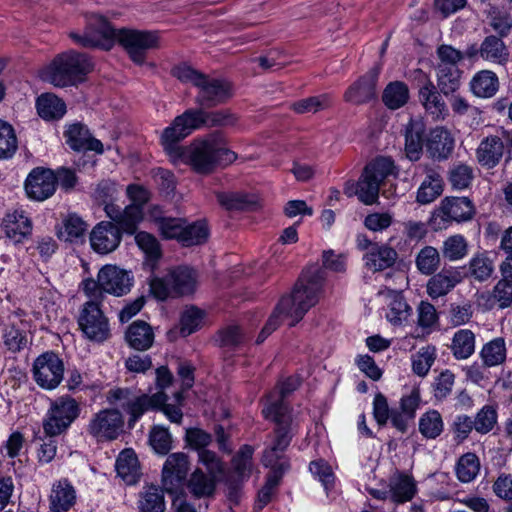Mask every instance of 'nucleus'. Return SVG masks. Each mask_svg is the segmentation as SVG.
<instances>
[{"label": "nucleus", "mask_w": 512, "mask_h": 512, "mask_svg": "<svg viewBox=\"0 0 512 512\" xmlns=\"http://www.w3.org/2000/svg\"><path fill=\"white\" fill-rule=\"evenodd\" d=\"M205 121L202 115L187 110L175 118L161 137L162 145L174 162L181 161L190 165L199 173H208L217 165H228L236 160V153L231 151L223 136L210 135L195 140L187 147L177 145L179 141L190 135Z\"/></svg>", "instance_id": "nucleus-1"}, {"label": "nucleus", "mask_w": 512, "mask_h": 512, "mask_svg": "<svg viewBox=\"0 0 512 512\" xmlns=\"http://www.w3.org/2000/svg\"><path fill=\"white\" fill-rule=\"evenodd\" d=\"M70 37L83 47H98L104 50L111 49L118 41L131 60L137 64H142L146 52L159 44V38L154 32L133 29L116 30L99 15H94L88 20L83 34L71 32Z\"/></svg>", "instance_id": "nucleus-2"}, {"label": "nucleus", "mask_w": 512, "mask_h": 512, "mask_svg": "<svg viewBox=\"0 0 512 512\" xmlns=\"http://www.w3.org/2000/svg\"><path fill=\"white\" fill-rule=\"evenodd\" d=\"M252 454L251 447L241 448L232 460L230 471L225 473L223 463L214 452L200 451L198 461L205 467V471L202 468H196L192 472L187 482L188 489L196 497H209L213 495L217 481L221 478L229 489H237L252 473Z\"/></svg>", "instance_id": "nucleus-3"}, {"label": "nucleus", "mask_w": 512, "mask_h": 512, "mask_svg": "<svg viewBox=\"0 0 512 512\" xmlns=\"http://www.w3.org/2000/svg\"><path fill=\"white\" fill-rule=\"evenodd\" d=\"M172 379L173 376L167 367L161 366L156 370V386L161 391L149 395L127 388H115L108 391L106 398L110 404L123 408L129 414L130 426H133L145 412L157 407H162L163 413L171 422L179 424L183 417V391L175 394L176 404H165L167 397L163 392L172 383Z\"/></svg>", "instance_id": "nucleus-4"}, {"label": "nucleus", "mask_w": 512, "mask_h": 512, "mask_svg": "<svg viewBox=\"0 0 512 512\" xmlns=\"http://www.w3.org/2000/svg\"><path fill=\"white\" fill-rule=\"evenodd\" d=\"M324 272L319 269L305 272L293 291L283 296L274 312L257 337V343H262L281 322L293 326L300 321L305 313L314 306L322 291Z\"/></svg>", "instance_id": "nucleus-5"}, {"label": "nucleus", "mask_w": 512, "mask_h": 512, "mask_svg": "<svg viewBox=\"0 0 512 512\" xmlns=\"http://www.w3.org/2000/svg\"><path fill=\"white\" fill-rule=\"evenodd\" d=\"M398 171L390 158L378 157L366 165L359 181L347 182L344 193L347 196L357 195L358 199L372 205L377 202L379 193L389 197L392 192L385 190V186L391 184L397 178Z\"/></svg>", "instance_id": "nucleus-6"}, {"label": "nucleus", "mask_w": 512, "mask_h": 512, "mask_svg": "<svg viewBox=\"0 0 512 512\" xmlns=\"http://www.w3.org/2000/svg\"><path fill=\"white\" fill-rule=\"evenodd\" d=\"M91 69V62L84 54L69 51L56 56L40 70L39 76L54 86L65 87L82 81Z\"/></svg>", "instance_id": "nucleus-7"}, {"label": "nucleus", "mask_w": 512, "mask_h": 512, "mask_svg": "<svg viewBox=\"0 0 512 512\" xmlns=\"http://www.w3.org/2000/svg\"><path fill=\"white\" fill-rule=\"evenodd\" d=\"M286 410L282 399L274 398L269 395L264 403L262 410L263 415L267 419L277 422L280 427L276 431L275 440L271 449L264 454L263 462L266 466H271L273 469L282 471L285 467V462L280 461L279 453L282 452L289 444L290 437L283 424L286 423Z\"/></svg>", "instance_id": "nucleus-8"}, {"label": "nucleus", "mask_w": 512, "mask_h": 512, "mask_svg": "<svg viewBox=\"0 0 512 512\" xmlns=\"http://www.w3.org/2000/svg\"><path fill=\"white\" fill-rule=\"evenodd\" d=\"M131 285L128 272L113 265H106L100 269L97 280H84L82 288L89 298L98 300L103 292L115 296L126 294L130 291Z\"/></svg>", "instance_id": "nucleus-9"}, {"label": "nucleus", "mask_w": 512, "mask_h": 512, "mask_svg": "<svg viewBox=\"0 0 512 512\" xmlns=\"http://www.w3.org/2000/svg\"><path fill=\"white\" fill-rule=\"evenodd\" d=\"M197 286V273L193 269L180 266L169 270L165 278L154 277L150 281L151 293L160 300L175 295L194 292Z\"/></svg>", "instance_id": "nucleus-10"}, {"label": "nucleus", "mask_w": 512, "mask_h": 512, "mask_svg": "<svg viewBox=\"0 0 512 512\" xmlns=\"http://www.w3.org/2000/svg\"><path fill=\"white\" fill-rule=\"evenodd\" d=\"M439 63L437 65V80L444 94L453 93L459 87L461 71L458 63L463 59V53L450 45H441L437 49Z\"/></svg>", "instance_id": "nucleus-11"}, {"label": "nucleus", "mask_w": 512, "mask_h": 512, "mask_svg": "<svg viewBox=\"0 0 512 512\" xmlns=\"http://www.w3.org/2000/svg\"><path fill=\"white\" fill-rule=\"evenodd\" d=\"M124 424V416L116 407L106 408L92 416L87 432L97 442L113 441L124 432Z\"/></svg>", "instance_id": "nucleus-12"}, {"label": "nucleus", "mask_w": 512, "mask_h": 512, "mask_svg": "<svg viewBox=\"0 0 512 512\" xmlns=\"http://www.w3.org/2000/svg\"><path fill=\"white\" fill-rule=\"evenodd\" d=\"M475 213L472 202L466 197H447L432 213L430 224L433 229L446 228L451 221L462 222L470 220Z\"/></svg>", "instance_id": "nucleus-13"}, {"label": "nucleus", "mask_w": 512, "mask_h": 512, "mask_svg": "<svg viewBox=\"0 0 512 512\" xmlns=\"http://www.w3.org/2000/svg\"><path fill=\"white\" fill-rule=\"evenodd\" d=\"M80 412L77 402L70 397L55 400L48 410L43 429L49 436H56L66 431Z\"/></svg>", "instance_id": "nucleus-14"}, {"label": "nucleus", "mask_w": 512, "mask_h": 512, "mask_svg": "<svg viewBox=\"0 0 512 512\" xmlns=\"http://www.w3.org/2000/svg\"><path fill=\"white\" fill-rule=\"evenodd\" d=\"M126 192L131 204L121 209L119 225L123 231L132 234L144 219V206L150 199V192L138 184L129 185Z\"/></svg>", "instance_id": "nucleus-15"}, {"label": "nucleus", "mask_w": 512, "mask_h": 512, "mask_svg": "<svg viewBox=\"0 0 512 512\" xmlns=\"http://www.w3.org/2000/svg\"><path fill=\"white\" fill-rule=\"evenodd\" d=\"M78 323L83 334L92 341L102 342L110 336L108 320L94 299L85 304Z\"/></svg>", "instance_id": "nucleus-16"}, {"label": "nucleus", "mask_w": 512, "mask_h": 512, "mask_svg": "<svg viewBox=\"0 0 512 512\" xmlns=\"http://www.w3.org/2000/svg\"><path fill=\"white\" fill-rule=\"evenodd\" d=\"M63 373V362L54 353L40 355L33 365L34 379L44 389L56 388L63 379Z\"/></svg>", "instance_id": "nucleus-17"}, {"label": "nucleus", "mask_w": 512, "mask_h": 512, "mask_svg": "<svg viewBox=\"0 0 512 512\" xmlns=\"http://www.w3.org/2000/svg\"><path fill=\"white\" fill-rule=\"evenodd\" d=\"M190 470V461L187 454L176 452L170 454L163 464L162 485L166 492L176 493L183 487Z\"/></svg>", "instance_id": "nucleus-18"}, {"label": "nucleus", "mask_w": 512, "mask_h": 512, "mask_svg": "<svg viewBox=\"0 0 512 512\" xmlns=\"http://www.w3.org/2000/svg\"><path fill=\"white\" fill-rule=\"evenodd\" d=\"M56 174L46 168L37 167L27 176L25 191L30 199L44 201L50 198L56 191Z\"/></svg>", "instance_id": "nucleus-19"}, {"label": "nucleus", "mask_w": 512, "mask_h": 512, "mask_svg": "<svg viewBox=\"0 0 512 512\" xmlns=\"http://www.w3.org/2000/svg\"><path fill=\"white\" fill-rule=\"evenodd\" d=\"M121 242L120 229L111 222H100L90 233L92 249L99 254L114 251Z\"/></svg>", "instance_id": "nucleus-20"}, {"label": "nucleus", "mask_w": 512, "mask_h": 512, "mask_svg": "<svg viewBox=\"0 0 512 512\" xmlns=\"http://www.w3.org/2000/svg\"><path fill=\"white\" fill-rule=\"evenodd\" d=\"M378 69H373L351 84L344 93V100L350 104L361 105L373 100L376 93Z\"/></svg>", "instance_id": "nucleus-21"}, {"label": "nucleus", "mask_w": 512, "mask_h": 512, "mask_svg": "<svg viewBox=\"0 0 512 512\" xmlns=\"http://www.w3.org/2000/svg\"><path fill=\"white\" fill-rule=\"evenodd\" d=\"M2 227L6 237L14 243L22 242L32 231L31 220L22 209L7 212Z\"/></svg>", "instance_id": "nucleus-22"}, {"label": "nucleus", "mask_w": 512, "mask_h": 512, "mask_svg": "<svg viewBox=\"0 0 512 512\" xmlns=\"http://www.w3.org/2000/svg\"><path fill=\"white\" fill-rule=\"evenodd\" d=\"M427 151L433 158H447L454 148V136L447 127L436 126L425 139Z\"/></svg>", "instance_id": "nucleus-23"}, {"label": "nucleus", "mask_w": 512, "mask_h": 512, "mask_svg": "<svg viewBox=\"0 0 512 512\" xmlns=\"http://www.w3.org/2000/svg\"><path fill=\"white\" fill-rule=\"evenodd\" d=\"M147 219L154 223L163 238L181 241V234L184 231L183 219L164 216L163 211L158 206H152L148 209Z\"/></svg>", "instance_id": "nucleus-24"}, {"label": "nucleus", "mask_w": 512, "mask_h": 512, "mask_svg": "<svg viewBox=\"0 0 512 512\" xmlns=\"http://www.w3.org/2000/svg\"><path fill=\"white\" fill-rule=\"evenodd\" d=\"M419 101L434 120H444L447 117L446 103L432 82L428 81L420 88Z\"/></svg>", "instance_id": "nucleus-25"}, {"label": "nucleus", "mask_w": 512, "mask_h": 512, "mask_svg": "<svg viewBox=\"0 0 512 512\" xmlns=\"http://www.w3.org/2000/svg\"><path fill=\"white\" fill-rule=\"evenodd\" d=\"M76 500V490L67 480H59L52 485L49 495V508L52 512H67Z\"/></svg>", "instance_id": "nucleus-26"}, {"label": "nucleus", "mask_w": 512, "mask_h": 512, "mask_svg": "<svg viewBox=\"0 0 512 512\" xmlns=\"http://www.w3.org/2000/svg\"><path fill=\"white\" fill-rule=\"evenodd\" d=\"M66 143L74 150H90L103 152L101 141L92 138L88 129L79 123L71 124L64 132Z\"/></svg>", "instance_id": "nucleus-27"}, {"label": "nucleus", "mask_w": 512, "mask_h": 512, "mask_svg": "<svg viewBox=\"0 0 512 512\" xmlns=\"http://www.w3.org/2000/svg\"><path fill=\"white\" fill-rule=\"evenodd\" d=\"M463 279L457 268H449L431 277L427 283L428 295L435 299L448 294Z\"/></svg>", "instance_id": "nucleus-28"}, {"label": "nucleus", "mask_w": 512, "mask_h": 512, "mask_svg": "<svg viewBox=\"0 0 512 512\" xmlns=\"http://www.w3.org/2000/svg\"><path fill=\"white\" fill-rule=\"evenodd\" d=\"M379 295L387 303L386 318L393 325L402 324L410 314L411 308L403 299L401 293L394 289L381 291Z\"/></svg>", "instance_id": "nucleus-29"}, {"label": "nucleus", "mask_w": 512, "mask_h": 512, "mask_svg": "<svg viewBox=\"0 0 512 512\" xmlns=\"http://www.w3.org/2000/svg\"><path fill=\"white\" fill-rule=\"evenodd\" d=\"M119 193L118 186L111 181L101 182L94 193L95 199L104 206L107 216L118 224L120 223L121 208L115 205L114 201Z\"/></svg>", "instance_id": "nucleus-30"}, {"label": "nucleus", "mask_w": 512, "mask_h": 512, "mask_svg": "<svg viewBox=\"0 0 512 512\" xmlns=\"http://www.w3.org/2000/svg\"><path fill=\"white\" fill-rule=\"evenodd\" d=\"M469 86L474 96L491 98L499 89V79L493 71L481 70L472 77Z\"/></svg>", "instance_id": "nucleus-31"}, {"label": "nucleus", "mask_w": 512, "mask_h": 512, "mask_svg": "<svg viewBox=\"0 0 512 512\" xmlns=\"http://www.w3.org/2000/svg\"><path fill=\"white\" fill-rule=\"evenodd\" d=\"M424 123L421 119H411L405 130V151L407 157L416 161L420 158L424 144Z\"/></svg>", "instance_id": "nucleus-32"}, {"label": "nucleus", "mask_w": 512, "mask_h": 512, "mask_svg": "<svg viewBox=\"0 0 512 512\" xmlns=\"http://www.w3.org/2000/svg\"><path fill=\"white\" fill-rule=\"evenodd\" d=\"M479 57L485 61L504 65L509 61V50L496 36H487L479 46Z\"/></svg>", "instance_id": "nucleus-33"}, {"label": "nucleus", "mask_w": 512, "mask_h": 512, "mask_svg": "<svg viewBox=\"0 0 512 512\" xmlns=\"http://www.w3.org/2000/svg\"><path fill=\"white\" fill-rule=\"evenodd\" d=\"M198 88L199 101L207 105L219 103L230 95L228 83L219 79H209L206 76L203 85H199Z\"/></svg>", "instance_id": "nucleus-34"}, {"label": "nucleus", "mask_w": 512, "mask_h": 512, "mask_svg": "<svg viewBox=\"0 0 512 512\" xmlns=\"http://www.w3.org/2000/svg\"><path fill=\"white\" fill-rule=\"evenodd\" d=\"M217 200L227 210L255 209L260 203V197L255 193H218Z\"/></svg>", "instance_id": "nucleus-35"}, {"label": "nucleus", "mask_w": 512, "mask_h": 512, "mask_svg": "<svg viewBox=\"0 0 512 512\" xmlns=\"http://www.w3.org/2000/svg\"><path fill=\"white\" fill-rule=\"evenodd\" d=\"M443 192V180L435 171H429L416 193V201L421 205L430 204Z\"/></svg>", "instance_id": "nucleus-36"}, {"label": "nucleus", "mask_w": 512, "mask_h": 512, "mask_svg": "<svg viewBox=\"0 0 512 512\" xmlns=\"http://www.w3.org/2000/svg\"><path fill=\"white\" fill-rule=\"evenodd\" d=\"M397 253L387 246L374 245L365 255V265L373 272L391 267L396 261Z\"/></svg>", "instance_id": "nucleus-37"}, {"label": "nucleus", "mask_w": 512, "mask_h": 512, "mask_svg": "<svg viewBox=\"0 0 512 512\" xmlns=\"http://www.w3.org/2000/svg\"><path fill=\"white\" fill-rule=\"evenodd\" d=\"M126 340L136 350H147L154 341V333L148 323L135 321L126 332Z\"/></svg>", "instance_id": "nucleus-38"}, {"label": "nucleus", "mask_w": 512, "mask_h": 512, "mask_svg": "<svg viewBox=\"0 0 512 512\" xmlns=\"http://www.w3.org/2000/svg\"><path fill=\"white\" fill-rule=\"evenodd\" d=\"M117 474L127 483L134 484L140 477L136 454L131 449L123 450L116 460Z\"/></svg>", "instance_id": "nucleus-39"}, {"label": "nucleus", "mask_w": 512, "mask_h": 512, "mask_svg": "<svg viewBox=\"0 0 512 512\" xmlns=\"http://www.w3.org/2000/svg\"><path fill=\"white\" fill-rule=\"evenodd\" d=\"M36 108L39 116L44 120L60 119L66 113L65 103L51 93L40 95L36 101Z\"/></svg>", "instance_id": "nucleus-40"}, {"label": "nucleus", "mask_w": 512, "mask_h": 512, "mask_svg": "<svg viewBox=\"0 0 512 512\" xmlns=\"http://www.w3.org/2000/svg\"><path fill=\"white\" fill-rule=\"evenodd\" d=\"M503 147L499 137L490 136L485 138L477 149L478 161L484 166H495L502 157Z\"/></svg>", "instance_id": "nucleus-41"}, {"label": "nucleus", "mask_w": 512, "mask_h": 512, "mask_svg": "<svg viewBox=\"0 0 512 512\" xmlns=\"http://www.w3.org/2000/svg\"><path fill=\"white\" fill-rule=\"evenodd\" d=\"M475 342V335L471 330L459 329L454 333L449 348L456 359L463 360L474 353Z\"/></svg>", "instance_id": "nucleus-42"}, {"label": "nucleus", "mask_w": 512, "mask_h": 512, "mask_svg": "<svg viewBox=\"0 0 512 512\" xmlns=\"http://www.w3.org/2000/svg\"><path fill=\"white\" fill-rule=\"evenodd\" d=\"M389 487L390 498L397 503L411 500L416 492V484L413 478L404 474L392 477Z\"/></svg>", "instance_id": "nucleus-43"}, {"label": "nucleus", "mask_w": 512, "mask_h": 512, "mask_svg": "<svg viewBox=\"0 0 512 512\" xmlns=\"http://www.w3.org/2000/svg\"><path fill=\"white\" fill-rule=\"evenodd\" d=\"M480 461L474 453L462 455L456 464V476L462 483L473 481L480 472Z\"/></svg>", "instance_id": "nucleus-44"}, {"label": "nucleus", "mask_w": 512, "mask_h": 512, "mask_svg": "<svg viewBox=\"0 0 512 512\" xmlns=\"http://www.w3.org/2000/svg\"><path fill=\"white\" fill-rule=\"evenodd\" d=\"M409 99L407 85L400 81L391 82L383 92V102L389 109H398L404 106Z\"/></svg>", "instance_id": "nucleus-45"}, {"label": "nucleus", "mask_w": 512, "mask_h": 512, "mask_svg": "<svg viewBox=\"0 0 512 512\" xmlns=\"http://www.w3.org/2000/svg\"><path fill=\"white\" fill-rule=\"evenodd\" d=\"M493 271L494 262L486 253L476 254L469 261V275L477 281H486Z\"/></svg>", "instance_id": "nucleus-46"}, {"label": "nucleus", "mask_w": 512, "mask_h": 512, "mask_svg": "<svg viewBox=\"0 0 512 512\" xmlns=\"http://www.w3.org/2000/svg\"><path fill=\"white\" fill-rule=\"evenodd\" d=\"M443 420L440 413L430 410L424 413L419 419V431L427 439H435L443 431Z\"/></svg>", "instance_id": "nucleus-47"}, {"label": "nucleus", "mask_w": 512, "mask_h": 512, "mask_svg": "<svg viewBox=\"0 0 512 512\" xmlns=\"http://www.w3.org/2000/svg\"><path fill=\"white\" fill-rule=\"evenodd\" d=\"M181 234V243L185 246L198 245L205 242L209 236L207 224L204 221H197L187 224L184 220V229Z\"/></svg>", "instance_id": "nucleus-48"}, {"label": "nucleus", "mask_w": 512, "mask_h": 512, "mask_svg": "<svg viewBox=\"0 0 512 512\" xmlns=\"http://www.w3.org/2000/svg\"><path fill=\"white\" fill-rule=\"evenodd\" d=\"M415 263L422 274L431 275L440 265V254L436 248L425 246L418 252Z\"/></svg>", "instance_id": "nucleus-49"}, {"label": "nucleus", "mask_w": 512, "mask_h": 512, "mask_svg": "<svg viewBox=\"0 0 512 512\" xmlns=\"http://www.w3.org/2000/svg\"><path fill=\"white\" fill-rule=\"evenodd\" d=\"M481 357L487 366L501 364L506 358V346L503 338H495L485 344L481 350Z\"/></svg>", "instance_id": "nucleus-50"}, {"label": "nucleus", "mask_w": 512, "mask_h": 512, "mask_svg": "<svg viewBox=\"0 0 512 512\" xmlns=\"http://www.w3.org/2000/svg\"><path fill=\"white\" fill-rule=\"evenodd\" d=\"M86 230V223L79 216L72 214L64 220L59 237L65 241L74 242L81 239Z\"/></svg>", "instance_id": "nucleus-51"}, {"label": "nucleus", "mask_w": 512, "mask_h": 512, "mask_svg": "<svg viewBox=\"0 0 512 512\" xmlns=\"http://www.w3.org/2000/svg\"><path fill=\"white\" fill-rule=\"evenodd\" d=\"M17 137L11 124L0 120V158H11L17 150Z\"/></svg>", "instance_id": "nucleus-52"}, {"label": "nucleus", "mask_w": 512, "mask_h": 512, "mask_svg": "<svg viewBox=\"0 0 512 512\" xmlns=\"http://www.w3.org/2000/svg\"><path fill=\"white\" fill-rule=\"evenodd\" d=\"M442 253L450 261L463 259L468 253V244L466 239L459 234L448 237L442 246Z\"/></svg>", "instance_id": "nucleus-53"}, {"label": "nucleus", "mask_w": 512, "mask_h": 512, "mask_svg": "<svg viewBox=\"0 0 512 512\" xmlns=\"http://www.w3.org/2000/svg\"><path fill=\"white\" fill-rule=\"evenodd\" d=\"M135 241L138 247L145 253L147 264L153 268L155 262L161 256V249L157 239L147 232H139L135 236Z\"/></svg>", "instance_id": "nucleus-54"}, {"label": "nucleus", "mask_w": 512, "mask_h": 512, "mask_svg": "<svg viewBox=\"0 0 512 512\" xmlns=\"http://www.w3.org/2000/svg\"><path fill=\"white\" fill-rule=\"evenodd\" d=\"M204 323V313L196 307L186 308L180 319V334L184 337L197 331Z\"/></svg>", "instance_id": "nucleus-55"}, {"label": "nucleus", "mask_w": 512, "mask_h": 512, "mask_svg": "<svg viewBox=\"0 0 512 512\" xmlns=\"http://www.w3.org/2000/svg\"><path fill=\"white\" fill-rule=\"evenodd\" d=\"M139 508L141 512H164L165 504L161 490L157 487H148L141 496Z\"/></svg>", "instance_id": "nucleus-56"}, {"label": "nucleus", "mask_w": 512, "mask_h": 512, "mask_svg": "<svg viewBox=\"0 0 512 512\" xmlns=\"http://www.w3.org/2000/svg\"><path fill=\"white\" fill-rule=\"evenodd\" d=\"M436 359V349L432 346H426L421 348L414 356L412 360V368L414 373L423 377L425 376L430 368L432 367Z\"/></svg>", "instance_id": "nucleus-57"}, {"label": "nucleus", "mask_w": 512, "mask_h": 512, "mask_svg": "<svg viewBox=\"0 0 512 512\" xmlns=\"http://www.w3.org/2000/svg\"><path fill=\"white\" fill-rule=\"evenodd\" d=\"M149 443L153 450L161 455L167 454L172 448V438L167 429L155 426L149 437Z\"/></svg>", "instance_id": "nucleus-58"}, {"label": "nucleus", "mask_w": 512, "mask_h": 512, "mask_svg": "<svg viewBox=\"0 0 512 512\" xmlns=\"http://www.w3.org/2000/svg\"><path fill=\"white\" fill-rule=\"evenodd\" d=\"M474 429L481 434L490 432L497 423V411L493 406H484L476 415Z\"/></svg>", "instance_id": "nucleus-59"}, {"label": "nucleus", "mask_w": 512, "mask_h": 512, "mask_svg": "<svg viewBox=\"0 0 512 512\" xmlns=\"http://www.w3.org/2000/svg\"><path fill=\"white\" fill-rule=\"evenodd\" d=\"M309 469L312 475L322 483L328 494L335 480L332 468L323 460H315L310 463Z\"/></svg>", "instance_id": "nucleus-60"}, {"label": "nucleus", "mask_w": 512, "mask_h": 512, "mask_svg": "<svg viewBox=\"0 0 512 512\" xmlns=\"http://www.w3.org/2000/svg\"><path fill=\"white\" fill-rule=\"evenodd\" d=\"M331 103L327 94L313 96L300 100L294 104V110L298 113H315L321 109L328 107Z\"/></svg>", "instance_id": "nucleus-61"}, {"label": "nucleus", "mask_w": 512, "mask_h": 512, "mask_svg": "<svg viewBox=\"0 0 512 512\" xmlns=\"http://www.w3.org/2000/svg\"><path fill=\"white\" fill-rule=\"evenodd\" d=\"M282 471L273 469V473L268 477L266 484L259 491L255 504V509H263L271 500L275 488L279 483Z\"/></svg>", "instance_id": "nucleus-62"}, {"label": "nucleus", "mask_w": 512, "mask_h": 512, "mask_svg": "<svg viewBox=\"0 0 512 512\" xmlns=\"http://www.w3.org/2000/svg\"><path fill=\"white\" fill-rule=\"evenodd\" d=\"M4 343L11 351H18L27 343V334L24 328H16L15 321L10 328L5 329Z\"/></svg>", "instance_id": "nucleus-63"}, {"label": "nucleus", "mask_w": 512, "mask_h": 512, "mask_svg": "<svg viewBox=\"0 0 512 512\" xmlns=\"http://www.w3.org/2000/svg\"><path fill=\"white\" fill-rule=\"evenodd\" d=\"M493 297L499 307H509L512 304V279L503 277L494 287Z\"/></svg>", "instance_id": "nucleus-64"}]
</instances>
